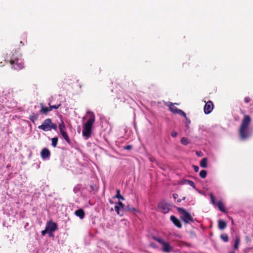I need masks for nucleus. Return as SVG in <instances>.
Returning a JSON list of instances; mask_svg holds the SVG:
<instances>
[{
	"label": "nucleus",
	"instance_id": "22",
	"mask_svg": "<svg viewBox=\"0 0 253 253\" xmlns=\"http://www.w3.org/2000/svg\"><path fill=\"white\" fill-rule=\"evenodd\" d=\"M63 138L65 140V141L68 143H70V139L68 136V133L66 132H65L64 133H63V134H61Z\"/></svg>",
	"mask_w": 253,
	"mask_h": 253
},
{
	"label": "nucleus",
	"instance_id": "2",
	"mask_svg": "<svg viewBox=\"0 0 253 253\" xmlns=\"http://www.w3.org/2000/svg\"><path fill=\"white\" fill-rule=\"evenodd\" d=\"M86 115L88 119L83 125V135L88 138L91 135L92 126L95 121V116L91 111H87Z\"/></svg>",
	"mask_w": 253,
	"mask_h": 253
},
{
	"label": "nucleus",
	"instance_id": "38",
	"mask_svg": "<svg viewBox=\"0 0 253 253\" xmlns=\"http://www.w3.org/2000/svg\"><path fill=\"white\" fill-rule=\"evenodd\" d=\"M196 154L198 156L201 157L203 156V153L201 151H197Z\"/></svg>",
	"mask_w": 253,
	"mask_h": 253
},
{
	"label": "nucleus",
	"instance_id": "13",
	"mask_svg": "<svg viewBox=\"0 0 253 253\" xmlns=\"http://www.w3.org/2000/svg\"><path fill=\"white\" fill-rule=\"evenodd\" d=\"M75 214L77 216L79 217L81 219H83L85 216L84 211L82 209L77 210L75 211Z\"/></svg>",
	"mask_w": 253,
	"mask_h": 253
},
{
	"label": "nucleus",
	"instance_id": "16",
	"mask_svg": "<svg viewBox=\"0 0 253 253\" xmlns=\"http://www.w3.org/2000/svg\"><path fill=\"white\" fill-rule=\"evenodd\" d=\"M181 183L183 184H188L193 188H195V184L194 182L191 180L185 179L182 181Z\"/></svg>",
	"mask_w": 253,
	"mask_h": 253
},
{
	"label": "nucleus",
	"instance_id": "43",
	"mask_svg": "<svg viewBox=\"0 0 253 253\" xmlns=\"http://www.w3.org/2000/svg\"><path fill=\"white\" fill-rule=\"evenodd\" d=\"M181 201V199H178L177 200V202H180Z\"/></svg>",
	"mask_w": 253,
	"mask_h": 253
},
{
	"label": "nucleus",
	"instance_id": "12",
	"mask_svg": "<svg viewBox=\"0 0 253 253\" xmlns=\"http://www.w3.org/2000/svg\"><path fill=\"white\" fill-rule=\"evenodd\" d=\"M172 250V247L168 242H165L163 245V251L165 253H169Z\"/></svg>",
	"mask_w": 253,
	"mask_h": 253
},
{
	"label": "nucleus",
	"instance_id": "14",
	"mask_svg": "<svg viewBox=\"0 0 253 253\" xmlns=\"http://www.w3.org/2000/svg\"><path fill=\"white\" fill-rule=\"evenodd\" d=\"M227 226V224L225 221L223 220L220 219L218 221V227L220 230L224 229Z\"/></svg>",
	"mask_w": 253,
	"mask_h": 253
},
{
	"label": "nucleus",
	"instance_id": "3",
	"mask_svg": "<svg viewBox=\"0 0 253 253\" xmlns=\"http://www.w3.org/2000/svg\"><path fill=\"white\" fill-rule=\"evenodd\" d=\"M57 125L52 122L50 119H46L42 122V124L38 126V128L44 131L51 130L52 129H57Z\"/></svg>",
	"mask_w": 253,
	"mask_h": 253
},
{
	"label": "nucleus",
	"instance_id": "37",
	"mask_svg": "<svg viewBox=\"0 0 253 253\" xmlns=\"http://www.w3.org/2000/svg\"><path fill=\"white\" fill-rule=\"evenodd\" d=\"M193 168L195 172H197L199 171V168L198 166L194 165L193 166Z\"/></svg>",
	"mask_w": 253,
	"mask_h": 253
},
{
	"label": "nucleus",
	"instance_id": "25",
	"mask_svg": "<svg viewBox=\"0 0 253 253\" xmlns=\"http://www.w3.org/2000/svg\"><path fill=\"white\" fill-rule=\"evenodd\" d=\"M199 175L202 178H205L207 175V172L206 170H202L200 172Z\"/></svg>",
	"mask_w": 253,
	"mask_h": 253
},
{
	"label": "nucleus",
	"instance_id": "44",
	"mask_svg": "<svg viewBox=\"0 0 253 253\" xmlns=\"http://www.w3.org/2000/svg\"><path fill=\"white\" fill-rule=\"evenodd\" d=\"M185 199V197H183V198H182V200H184Z\"/></svg>",
	"mask_w": 253,
	"mask_h": 253
},
{
	"label": "nucleus",
	"instance_id": "4",
	"mask_svg": "<svg viewBox=\"0 0 253 253\" xmlns=\"http://www.w3.org/2000/svg\"><path fill=\"white\" fill-rule=\"evenodd\" d=\"M178 211L181 214V218L185 223L194 222V220L191 214L182 208H177Z\"/></svg>",
	"mask_w": 253,
	"mask_h": 253
},
{
	"label": "nucleus",
	"instance_id": "17",
	"mask_svg": "<svg viewBox=\"0 0 253 253\" xmlns=\"http://www.w3.org/2000/svg\"><path fill=\"white\" fill-rule=\"evenodd\" d=\"M207 163H208V159H207V158H204L200 162V166L202 168H206L208 166Z\"/></svg>",
	"mask_w": 253,
	"mask_h": 253
},
{
	"label": "nucleus",
	"instance_id": "24",
	"mask_svg": "<svg viewBox=\"0 0 253 253\" xmlns=\"http://www.w3.org/2000/svg\"><path fill=\"white\" fill-rule=\"evenodd\" d=\"M180 142L182 144H183L184 145H187L189 143L187 138L186 137H184L181 138Z\"/></svg>",
	"mask_w": 253,
	"mask_h": 253
},
{
	"label": "nucleus",
	"instance_id": "21",
	"mask_svg": "<svg viewBox=\"0 0 253 253\" xmlns=\"http://www.w3.org/2000/svg\"><path fill=\"white\" fill-rule=\"evenodd\" d=\"M240 242V239L239 237H236L235 240V244L234 246V248L235 250H237L238 249V246Z\"/></svg>",
	"mask_w": 253,
	"mask_h": 253
},
{
	"label": "nucleus",
	"instance_id": "34",
	"mask_svg": "<svg viewBox=\"0 0 253 253\" xmlns=\"http://www.w3.org/2000/svg\"><path fill=\"white\" fill-rule=\"evenodd\" d=\"M171 135L173 137H175L177 135V133L175 131H172L171 132Z\"/></svg>",
	"mask_w": 253,
	"mask_h": 253
},
{
	"label": "nucleus",
	"instance_id": "19",
	"mask_svg": "<svg viewBox=\"0 0 253 253\" xmlns=\"http://www.w3.org/2000/svg\"><path fill=\"white\" fill-rule=\"evenodd\" d=\"M216 205H217L218 209L221 211H223L224 212H226V210H225V207H224L223 203H222V202L220 201V202H218L216 204Z\"/></svg>",
	"mask_w": 253,
	"mask_h": 253
},
{
	"label": "nucleus",
	"instance_id": "27",
	"mask_svg": "<svg viewBox=\"0 0 253 253\" xmlns=\"http://www.w3.org/2000/svg\"><path fill=\"white\" fill-rule=\"evenodd\" d=\"M114 209H115V211L117 212V213L118 215H120V216H121L123 214V213H120V210L121 209H120L119 206L118 204H116V205L114 207Z\"/></svg>",
	"mask_w": 253,
	"mask_h": 253
},
{
	"label": "nucleus",
	"instance_id": "33",
	"mask_svg": "<svg viewBox=\"0 0 253 253\" xmlns=\"http://www.w3.org/2000/svg\"><path fill=\"white\" fill-rule=\"evenodd\" d=\"M59 130H62V129H64L65 128V125L63 123V122L62 123V124H60L59 126Z\"/></svg>",
	"mask_w": 253,
	"mask_h": 253
},
{
	"label": "nucleus",
	"instance_id": "28",
	"mask_svg": "<svg viewBox=\"0 0 253 253\" xmlns=\"http://www.w3.org/2000/svg\"><path fill=\"white\" fill-rule=\"evenodd\" d=\"M117 204H118L121 210L124 211H125L126 207L122 202L119 201L118 203H117Z\"/></svg>",
	"mask_w": 253,
	"mask_h": 253
},
{
	"label": "nucleus",
	"instance_id": "1",
	"mask_svg": "<svg viewBox=\"0 0 253 253\" xmlns=\"http://www.w3.org/2000/svg\"><path fill=\"white\" fill-rule=\"evenodd\" d=\"M241 113L244 115L242 119L241 126L239 129V133L240 138L243 140L248 139L251 134L249 129V126L251 122V117L248 115H246L245 111L241 110Z\"/></svg>",
	"mask_w": 253,
	"mask_h": 253
},
{
	"label": "nucleus",
	"instance_id": "39",
	"mask_svg": "<svg viewBox=\"0 0 253 253\" xmlns=\"http://www.w3.org/2000/svg\"><path fill=\"white\" fill-rule=\"evenodd\" d=\"M172 196H173V198L174 199H177L178 198V195L177 194H176V193L173 194Z\"/></svg>",
	"mask_w": 253,
	"mask_h": 253
},
{
	"label": "nucleus",
	"instance_id": "7",
	"mask_svg": "<svg viewBox=\"0 0 253 253\" xmlns=\"http://www.w3.org/2000/svg\"><path fill=\"white\" fill-rule=\"evenodd\" d=\"M213 104L211 101H208L207 102H206L205 105L204 110V112L206 114H209L211 112V111L213 109Z\"/></svg>",
	"mask_w": 253,
	"mask_h": 253
},
{
	"label": "nucleus",
	"instance_id": "11",
	"mask_svg": "<svg viewBox=\"0 0 253 253\" xmlns=\"http://www.w3.org/2000/svg\"><path fill=\"white\" fill-rule=\"evenodd\" d=\"M40 105H41V108L40 111V112L41 114L46 115L50 111L49 107H47L44 106L42 103H41Z\"/></svg>",
	"mask_w": 253,
	"mask_h": 253
},
{
	"label": "nucleus",
	"instance_id": "18",
	"mask_svg": "<svg viewBox=\"0 0 253 253\" xmlns=\"http://www.w3.org/2000/svg\"><path fill=\"white\" fill-rule=\"evenodd\" d=\"M114 198H117L122 200H124L125 198L120 194V190L118 189L116 190V195L114 196Z\"/></svg>",
	"mask_w": 253,
	"mask_h": 253
},
{
	"label": "nucleus",
	"instance_id": "6",
	"mask_svg": "<svg viewBox=\"0 0 253 253\" xmlns=\"http://www.w3.org/2000/svg\"><path fill=\"white\" fill-rule=\"evenodd\" d=\"M169 205L164 201L161 202L158 206L159 210L164 213H167L169 211Z\"/></svg>",
	"mask_w": 253,
	"mask_h": 253
},
{
	"label": "nucleus",
	"instance_id": "30",
	"mask_svg": "<svg viewBox=\"0 0 253 253\" xmlns=\"http://www.w3.org/2000/svg\"><path fill=\"white\" fill-rule=\"evenodd\" d=\"M210 196L211 202L212 204L214 205H216L217 203L215 202L213 194L212 193H211L210 194Z\"/></svg>",
	"mask_w": 253,
	"mask_h": 253
},
{
	"label": "nucleus",
	"instance_id": "20",
	"mask_svg": "<svg viewBox=\"0 0 253 253\" xmlns=\"http://www.w3.org/2000/svg\"><path fill=\"white\" fill-rule=\"evenodd\" d=\"M38 115L35 113H33L29 117V119L33 123H34L35 121L38 120Z\"/></svg>",
	"mask_w": 253,
	"mask_h": 253
},
{
	"label": "nucleus",
	"instance_id": "29",
	"mask_svg": "<svg viewBox=\"0 0 253 253\" xmlns=\"http://www.w3.org/2000/svg\"><path fill=\"white\" fill-rule=\"evenodd\" d=\"M48 105H49V109H50V111L53 109H57L59 108L61 106V104H59L58 105H51L49 103Z\"/></svg>",
	"mask_w": 253,
	"mask_h": 253
},
{
	"label": "nucleus",
	"instance_id": "5",
	"mask_svg": "<svg viewBox=\"0 0 253 253\" xmlns=\"http://www.w3.org/2000/svg\"><path fill=\"white\" fill-rule=\"evenodd\" d=\"M169 109L171 112H172L174 114H179L185 118L186 117V113L183 112L182 110L178 109L176 107L174 106V104L170 103L169 105Z\"/></svg>",
	"mask_w": 253,
	"mask_h": 253
},
{
	"label": "nucleus",
	"instance_id": "9",
	"mask_svg": "<svg viewBox=\"0 0 253 253\" xmlns=\"http://www.w3.org/2000/svg\"><path fill=\"white\" fill-rule=\"evenodd\" d=\"M50 155V152L49 150L46 148L42 149L41 152V156L43 159H46L49 157Z\"/></svg>",
	"mask_w": 253,
	"mask_h": 253
},
{
	"label": "nucleus",
	"instance_id": "42",
	"mask_svg": "<svg viewBox=\"0 0 253 253\" xmlns=\"http://www.w3.org/2000/svg\"><path fill=\"white\" fill-rule=\"evenodd\" d=\"M110 203L112 204L113 203V202L112 200L110 201Z\"/></svg>",
	"mask_w": 253,
	"mask_h": 253
},
{
	"label": "nucleus",
	"instance_id": "32",
	"mask_svg": "<svg viewBox=\"0 0 253 253\" xmlns=\"http://www.w3.org/2000/svg\"><path fill=\"white\" fill-rule=\"evenodd\" d=\"M251 99L249 97H246L244 98V101L246 103H248L251 101Z\"/></svg>",
	"mask_w": 253,
	"mask_h": 253
},
{
	"label": "nucleus",
	"instance_id": "8",
	"mask_svg": "<svg viewBox=\"0 0 253 253\" xmlns=\"http://www.w3.org/2000/svg\"><path fill=\"white\" fill-rule=\"evenodd\" d=\"M46 230H48L49 233L55 231L57 229V225L56 223L52 222L51 220L49 221L46 225Z\"/></svg>",
	"mask_w": 253,
	"mask_h": 253
},
{
	"label": "nucleus",
	"instance_id": "23",
	"mask_svg": "<svg viewBox=\"0 0 253 253\" xmlns=\"http://www.w3.org/2000/svg\"><path fill=\"white\" fill-rule=\"evenodd\" d=\"M52 142V146L53 147H56L57 146V142H58V138L57 137H53L51 138Z\"/></svg>",
	"mask_w": 253,
	"mask_h": 253
},
{
	"label": "nucleus",
	"instance_id": "35",
	"mask_svg": "<svg viewBox=\"0 0 253 253\" xmlns=\"http://www.w3.org/2000/svg\"><path fill=\"white\" fill-rule=\"evenodd\" d=\"M46 233H49V231L48 230H46V227H45V229L42 231V235L44 236Z\"/></svg>",
	"mask_w": 253,
	"mask_h": 253
},
{
	"label": "nucleus",
	"instance_id": "15",
	"mask_svg": "<svg viewBox=\"0 0 253 253\" xmlns=\"http://www.w3.org/2000/svg\"><path fill=\"white\" fill-rule=\"evenodd\" d=\"M124 211L135 213V212L137 211L134 207H132L130 206V205H127V206H126Z\"/></svg>",
	"mask_w": 253,
	"mask_h": 253
},
{
	"label": "nucleus",
	"instance_id": "36",
	"mask_svg": "<svg viewBox=\"0 0 253 253\" xmlns=\"http://www.w3.org/2000/svg\"><path fill=\"white\" fill-rule=\"evenodd\" d=\"M132 148V146L131 145H127L126 146H125L124 147V149H125V150H130Z\"/></svg>",
	"mask_w": 253,
	"mask_h": 253
},
{
	"label": "nucleus",
	"instance_id": "26",
	"mask_svg": "<svg viewBox=\"0 0 253 253\" xmlns=\"http://www.w3.org/2000/svg\"><path fill=\"white\" fill-rule=\"evenodd\" d=\"M220 238L225 242H227L228 241V236L227 234H221L220 235Z\"/></svg>",
	"mask_w": 253,
	"mask_h": 253
},
{
	"label": "nucleus",
	"instance_id": "40",
	"mask_svg": "<svg viewBox=\"0 0 253 253\" xmlns=\"http://www.w3.org/2000/svg\"><path fill=\"white\" fill-rule=\"evenodd\" d=\"M65 132H66V131L64 129L60 130V133L61 134H63V133H64Z\"/></svg>",
	"mask_w": 253,
	"mask_h": 253
},
{
	"label": "nucleus",
	"instance_id": "41",
	"mask_svg": "<svg viewBox=\"0 0 253 253\" xmlns=\"http://www.w3.org/2000/svg\"><path fill=\"white\" fill-rule=\"evenodd\" d=\"M20 43L21 44L22 46H23L24 45V43H23L22 42H21V41L20 42Z\"/></svg>",
	"mask_w": 253,
	"mask_h": 253
},
{
	"label": "nucleus",
	"instance_id": "31",
	"mask_svg": "<svg viewBox=\"0 0 253 253\" xmlns=\"http://www.w3.org/2000/svg\"><path fill=\"white\" fill-rule=\"evenodd\" d=\"M155 240L162 245L165 242V241H163V239H162L161 238H155Z\"/></svg>",
	"mask_w": 253,
	"mask_h": 253
},
{
	"label": "nucleus",
	"instance_id": "10",
	"mask_svg": "<svg viewBox=\"0 0 253 253\" xmlns=\"http://www.w3.org/2000/svg\"><path fill=\"white\" fill-rule=\"evenodd\" d=\"M170 220L173 222V223L175 225V226H176V227H177L179 228H181L182 225H181L180 221L175 216H174L173 215H171L170 216Z\"/></svg>",
	"mask_w": 253,
	"mask_h": 253
}]
</instances>
